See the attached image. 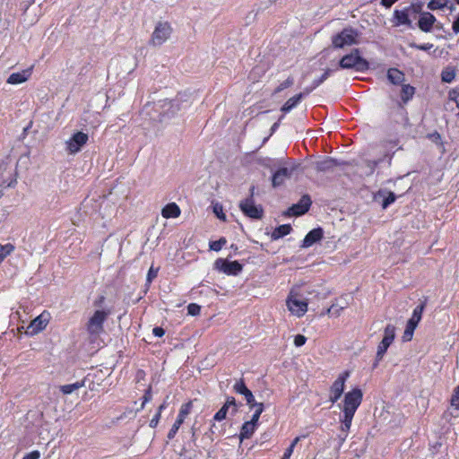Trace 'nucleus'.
<instances>
[{
  "label": "nucleus",
  "mask_w": 459,
  "mask_h": 459,
  "mask_svg": "<svg viewBox=\"0 0 459 459\" xmlns=\"http://www.w3.org/2000/svg\"><path fill=\"white\" fill-rule=\"evenodd\" d=\"M307 338L302 334H297L294 338V345L301 347L306 343Z\"/></svg>",
  "instance_id": "c03bdc74"
},
{
  "label": "nucleus",
  "mask_w": 459,
  "mask_h": 459,
  "mask_svg": "<svg viewBox=\"0 0 459 459\" xmlns=\"http://www.w3.org/2000/svg\"><path fill=\"white\" fill-rule=\"evenodd\" d=\"M362 398L363 393L361 389L355 387L344 394L342 404H339V407L342 411V415L340 418V421L342 423L341 431L345 433L342 440L347 437L354 414L359 407Z\"/></svg>",
  "instance_id": "f257e3e1"
},
{
  "label": "nucleus",
  "mask_w": 459,
  "mask_h": 459,
  "mask_svg": "<svg viewBox=\"0 0 459 459\" xmlns=\"http://www.w3.org/2000/svg\"><path fill=\"white\" fill-rule=\"evenodd\" d=\"M303 95H305L304 92L297 94V95L291 97L290 99H289L284 103V105L281 107V111H283L285 113L290 112L292 108H294L300 102Z\"/></svg>",
  "instance_id": "bb28decb"
},
{
  "label": "nucleus",
  "mask_w": 459,
  "mask_h": 459,
  "mask_svg": "<svg viewBox=\"0 0 459 459\" xmlns=\"http://www.w3.org/2000/svg\"><path fill=\"white\" fill-rule=\"evenodd\" d=\"M152 392H151V389L149 388L148 390H146V392L143 395V402L142 403V408H143L145 403L150 402L152 400Z\"/></svg>",
  "instance_id": "09e8293b"
},
{
  "label": "nucleus",
  "mask_w": 459,
  "mask_h": 459,
  "mask_svg": "<svg viewBox=\"0 0 459 459\" xmlns=\"http://www.w3.org/2000/svg\"><path fill=\"white\" fill-rule=\"evenodd\" d=\"M84 385V382L83 381H81V382H75V383H73V384H69V385H61L59 387L60 391L64 394H70L77 390H79L80 388H82V386Z\"/></svg>",
  "instance_id": "c756f323"
},
{
  "label": "nucleus",
  "mask_w": 459,
  "mask_h": 459,
  "mask_svg": "<svg viewBox=\"0 0 459 459\" xmlns=\"http://www.w3.org/2000/svg\"><path fill=\"white\" fill-rule=\"evenodd\" d=\"M158 271L159 269L158 268H154L153 266H151L149 271H148V273H147V277H146V281L148 283H151L152 281L157 277L158 275Z\"/></svg>",
  "instance_id": "37998d69"
},
{
  "label": "nucleus",
  "mask_w": 459,
  "mask_h": 459,
  "mask_svg": "<svg viewBox=\"0 0 459 459\" xmlns=\"http://www.w3.org/2000/svg\"><path fill=\"white\" fill-rule=\"evenodd\" d=\"M40 457V454L39 451H32L23 456L22 459H39Z\"/></svg>",
  "instance_id": "de8ad7c7"
},
{
  "label": "nucleus",
  "mask_w": 459,
  "mask_h": 459,
  "mask_svg": "<svg viewBox=\"0 0 459 459\" xmlns=\"http://www.w3.org/2000/svg\"><path fill=\"white\" fill-rule=\"evenodd\" d=\"M346 305L333 304L327 310V313L333 316H339Z\"/></svg>",
  "instance_id": "72a5a7b5"
},
{
  "label": "nucleus",
  "mask_w": 459,
  "mask_h": 459,
  "mask_svg": "<svg viewBox=\"0 0 459 459\" xmlns=\"http://www.w3.org/2000/svg\"><path fill=\"white\" fill-rule=\"evenodd\" d=\"M447 0H430L428 8L431 11L443 9L447 5Z\"/></svg>",
  "instance_id": "473e14b6"
},
{
  "label": "nucleus",
  "mask_w": 459,
  "mask_h": 459,
  "mask_svg": "<svg viewBox=\"0 0 459 459\" xmlns=\"http://www.w3.org/2000/svg\"><path fill=\"white\" fill-rule=\"evenodd\" d=\"M412 9L415 13H420L418 26L420 29V30H422L424 32H429L432 30L433 25L437 21L436 17L429 12L420 13V5L417 7L412 6Z\"/></svg>",
  "instance_id": "2eb2a0df"
},
{
  "label": "nucleus",
  "mask_w": 459,
  "mask_h": 459,
  "mask_svg": "<svg viewBox=\"0 0 459 459\" xmlns=\"http://www.w3.org/2000/svg\"><path fill=\"white\" fill-rule=\"evenodd\" d=\"M455 2L459 4V0H455Z\"/></svg>",
  "instance_id": "69168bd1"
},
{
  "label": "nucleus",
  "mask_w": 459,
  "mask_h": 459,
  "mask_svg": "<svg viewBox=\"0 0 459 459\" xmlns=\"http://www.w3.org/2000/svg\"><path fill=\"white\" fill-rule=\"evenodd\" d=\"M160 412H157L153 418L150 420V427L154 429L157 427L159 421H160Z\"/></svg>",
  "instance_id": "49530a36"
},
{
  "label": "nucleus",
  "mask_w": 459,
  "mask_h": 459,
  "mask_svg": "<svg viewBox=\"0 0 459 459\" xmlns=\"http://www.w3.org/2000/svg\"><path fill=\"white\" fill-rule=\"evenodd\" d=\"M9 178L8 179H4L1 184H0V197L2 196L3 195V192H4V189L6 188V187H11V186H13L14 184L16 183V179L12 178V173L10 172L9 173Z\"/></svg>",
  "instance_id": "f704fd0d"
},
{
  "label": "nucleus",
  "mask_w": 459,
  "mask_h": 459,
  "mask_svg": "<svg viewBox=\"0 0 459 459\" xmlns=\"http://www.w3.org/2000/svg\"><path fill=\"white\" fill-rule=\"evenodd\" d=\"M49 321V315L47 313H42L37 317H35L30 325L27 326V329L25 331L26 334L28 335H35L38 334L39 332L43 331Z\"/></svg>",
  "instance_id": "4468645a"
},
{
  "label": "nucleus",
  "mask_w": 459,
  "mask_h": 459,
  "mask_svg": "<svg viewBox=\"0 0 459 459\" xmlns=\"http://www.w3.org/2000/svg\"><path fill=\"white\" fill-rule=\"evenodd\" d=\"M359 33L352 28H345L332 39V44L336 48H343L359 44Z\"/></svg>",
  "instance_id": "20e7f679"
},
{
  "label": "nucleus",
  "mask_w": 459,
  "mask_h": 459,
  "mask_svg": "<svg viewBox=\"0 0 459 459\" xmlns=\"http://www.w3.org/2000/svg\"><path fill=\"white\" fill-rule=\"evenodd\" d=\"M293 83V78H287L284 82H281L280 85L275 89V93L281 92V91L290 87Z\"/></svg>",
  "instance_id": "4c0bfd02"
},
{
  "label": "nucleus",
  "mask_w": 459,
  "mask_h": 459,
  "mask_svg": "<svg viewBox=\"0 0 459 459\" xmlns=\"http://www.w3.org/2000/svg\"><path fill=\"white\" fill-rule=\"evenodd\" d=\"M239 208L249 218L261 219L263 216V208L260 205H255L252 198H247L240 202Z\"/></svg>",
  "instance_id": "ddd939ff"
},
{
  "label": "nucleus",
  "mask_w": 459,
  "mask_h": 459,
  "mask_svg": "<svg viewBox=\"0 0 459 459\" xmlns=\"http://www.w3.org/2000/svg\"><path fill=\"white\" fill-rule=\"evenodd\" d=\"M349 376L350 373L348 371L342 372L331 385L329 390V401L332 403H336L341 398L344 391L345 382Z\"/></svg>",
  "instance_id": "9d476101"
},
{
  "label": "nucleus",
  "mask_w": 459,
  "mask_h": 459,
  "mask_svg": "<svg viewBox=\"0 0 459 459\" xmlns=\"http://www.w3.org/2000/svg\"><path fill=\"white\" fill-rule=\"evenodd\" d=\"M152 333H153L156 337H162V336L164 335V333H165V331H164V329H163V328L157 326V327H154V328L152 329Z\"/></svg>",
  "instance_id": "3c124183"
},
{
  "label": "nucleus",
  "mask_w": 459,
  "mask_h": 459,
  "mask_svg": "<svg viewBox=\"0 0 459 459\" xmlns=\"http://www.w3.org/2000/svg\"><path fill=\"white\" fill-rule=\"evenodd\" d=\"M31 75V68L25 69L22 72L13 73L7 79L9 84H20L26 82Z\"/></svg>",
  "instance_id": "aec40b11"
},
{
  "label": "nucleus",
  "mask_w": 459,
  "mask_h": 459,
  "mask_svg": "<svg viewBox=\"0 0 459 459\" xmlns=\"http://www.w3.org/2000/svg\"><path fill=\"white\" fill-rule=\"evenodd\" d=\"M323 238V230L321 228L310 230L303 239L301 247L304 248L310 247Z\"/></svg>",
  "instance_id": "6ab92c4d"
},
{
  "label": "nucleus",
  "mask_w": 459,
  "mask_h": 459,
  "mask_svg": "<svg viewBox=\"0 0 459 459\" xmlns=\"http://www.w3.org/2000/svg\"><path fill=\"white\" fill-rule=\"evenodd\" d=\"M291 227L290 224H283L277 227L272 233L273 239H279L288 234H290Z\"/></svg>",
  "instance_id": "c85d7f7f"
},
{
  "label": "nucleus",
  "mask_w": 459,
  "mask_h": 459,
  "mask_svg": "<svg viewBox=\"0 0 459 459\" xmlns=\"http://www.w3.org/2000/svg\"><path fill=\"white\" fill-rule=\"evenodd\" d=\"M396 199L395 195L393 192H389L388 195L385 198L382 204L383 209L387 208L391 204H393Z\"/></svg>",
  "instance_id": "ea45409f"
},
{
  "label": "nucleus",
  "mask_w": 459,
  "mask_h": 459,
  "mask_svg": "<svg viewBox=\"0 0 459 459\" xmlns=\"http://www.w3.org/2000/svg\"><path fill=\"white\" fill-rule=\"evenodd\" d=\"M333 73L332 69H326L320 78L313 81L312 85L304 89V94L307 95L320 84H322Z\"/></svg>",
  "instance_id": "5701e85b"
},
{
  "label": "nucleus",
  "mask_w": 459,
  "mask_h": 459,
  "mask_svg": "<svg viewBox=\"0 0 459 459\" xmlns=\"http://www.w3.org/2000/svg\"><path fill=\"white\" fill-rule=\"evenodd\" d=\"M256 426L254 425L252 422L246 421L241 427L240 433H239V438L240 440L247 439L251 437V436L254 434V432L256 429Z\"/></svg>",
  "instance_id": "393cba45"
},
{
  "label": "nucleus",
  "mask_w": 459,
  "mask_h": 459,
  "mask_svg": "<svg viewBox=\"0 0 459 459\" xmlns=\"http://www.w3.org/2000/svg\"><path fill=\"white\" fill-rule=\"evenodd\" d=\"M180 213V208L176 203L167 204L161 211V215L166 219L178 218Z\"/></svg>",
  "instance_id": "4be33fe9"
},
{
  "label": "nucleus",
  "mask_w": 459,
  "mask_h": 459,
  "mask_svg": "<svg viewBox=\"0 0 459 459\" xmlns=\"http://www.w3.org/2000/svg\"><path fill=\"white\" fill-rule=\"evenodd\" d=\"M173 29L169 22L160 21L156 23L150 39V45L160 47L171 36Z\"/></svg>",
  "instance_id": "423d86ee"
},
{
  "label": "nucleus",
  "mask_w": 459,
  "mask_h": 459,
  "mask_svg": "<svg viewBox=\"0 0 459 459\" xmlns=\"http://www.w3.org/2000/svg\"><path fill=\"white\" fill-rule=\"evenodd\" d=\"M214 268L227 275H238L243 269L238 261L219 258L214 262Z\"/></svg>",
  "instance_id": "9b49d317"
},
{
  "label": "nucleus",
  "mask_w": 459,
  "mask_h": 459,
  "mask_svg": "<svg viewBox=\"0 0 459 459\" xmlns=\"http://www.w3.org/2000/svg\"><path fill=\"white\" fill-rule=\"evenodd\" d=\"M214 427H215V424H212V427H211V429H210V432L205 434V436H207V437L210 438V440H211V441H212V440H213V438H212V435H213V433H214V430H213V428H214Z\"/></svg>",
  "instance_id": "13d9d810"
},
{
  "label": "nucleus",
  "mask_w": 459,
  "mask_h": 459,
  "mask_svg": "<svg viewBox=\"0 0 459 459\" xmlns=\"http://www.w3.org/2000/svg\"><path fill=\"white\" fill-rule=\"evenodd\" d=\"M226 242L227 241L224 238H221L216 241H212V242H210V245H209L210 249L218 252L222 248V247L226 244Z\"/></svg>",
  "instance_id": "c9c22d12"
},
{
  "label": "nucleus",
  "mask_w": 459,
  "mask_h": 459,
  "mask_svg": "<svg viewBox=\"0 0 459 459\" xmlns=\"http://www.w3.org/2000/svg\"><path fill=\"white\" fill-rule=\"evenodd\" d=\"M449 8L451 11H453L455 9L453 5H451Z\"/></svg>",
  "instance_id": "0e129e2a"
},
{
  "label": "nucleus",
  "mask_w": 459,
  "mask_h": 459,
  "mask_svg": "<svg viewBox=\"0 0 459 459\" xmlns=\"http://www.w3.org/2000/svg\"><path fill=\"white\" fill-rule=\"evenodd\" d=\"M339 66L342 69L364 71L368 68V63L360 56L359 49H354L350 54L342 56L339 62Z\"/></svg>",
  "instance_id": "39448f33"
},
{
  "label": "nucleus",
  "mask_w": 459,
  "mask_h": 459,
  "mask_svg": "<svg viewBox=\"0 0 459 459\" xmlns=\"http://www.w3.org/2000/svg\"><path fill=\"white\" fill-rule=\"evenodd\" d=\"M337 165L336 161L332 158H325L316 163L317 171H328L333 169Z\"/></svg>",
  "instance_id": "b1692460"
},
{
  "label": "nucleus",
  "mask_w": 459,
  "mask_h": 459,
  "mask_svg": "<svg viewBox=\"0 0 459 459\" xmlns=\"http://www.w3.org/2000/svg\"><path fill=\"white\" fill-rule=\"evenodd\" d=\"M166 408V403H162L161 405H160L159 409H158V411L157 412H160L161 414V411Z\"/></svg>",
  "instance_id": "052dcab7"
},
{
  "label": "nucleus",
  "mask_w": 459,
  "mask_h": 459,
  "mask_svg": "<svg viewBox=\"0 0 459 459\" xmlns=\"http://www.w3.org/2000/svg\"><path fill=\"white\" fill-rule=\"evenodd\" d=\"M233 390L239 394L246 395L250 390L245 385L243 379L236 381L233 385Z\"/></svg>",
  "instance_id": "2f4dec72"
},
{
  "label": "nucleus",
  "mask_w": 459,
  "mask_h": 459,
  "mask_svg": "<svg viewBox=\"0 0 459 459\" xmlns=\"http://www.w3.org/2000/svg\"><path fill=\"white\" fill-rule=\"evenodd\" d=\"M300 439H301V437H295L290 446L294 449L295 446L299 442Z\"/></svg>",
  "instance_id": "bf43d9fd"
},
{
  "label": "nucleus",
  "mask_w": 459,
  "mask_h": 459,
  "mask_svg": "<svg viewBox=\"0 0 459 459\" xmlns=\"http://www.w3.org/2000/svg\"><path fill=\"white\" fill-rule=\"evenodd\" d=\"M451 405L455 409H459V385L455 388V393L451 398Z\"/></svg>",
  "instance_id": "79ce46f5"
},
{
  "label": "nucleus",
  "mask_w": 459,
  "mask_h": 459,
  "mask_svg": "<svg viewBox=\"0 0 459 459\" xmlns=\"http://www.w3.org/2000/svg\"><path fill=\"white\" fill-rule=\"evenodd\" d=\"M387 78L393 84H401L404 81V74L396 68H390L387 71Z\"/></svg>",
  "instance_id": "a878e982"
},
{
  "label": "nucleus",
  "mask_w": 459,
  "mask_h": 459,
  "mask_svg": "<svg viewBox=\"0 0 459 459\" xmlns=\"http://www.w3.org/2000/svg\"><path fill=\"white\" fill-rule=\"evenodd\" d=\"M293 450H294V449H293L292 447L289 446V447L285 450V452H284L283 456H282V458H281V459H290V456H291V455H292V453H293Z\"/></svg>",
  "instance_id": "5fc2aeb1"
},
{
  "label": "nucleus",
  "mask_w": 459,
  "mask_h": 459,
  "mask_svg": "<svg viewBox=\"0 0 459 459\" xmlns=\"http://www.w3.org/2000/svg\"><path fill=\"white\" fill-rule=\"evenodd\" d=\"M89 136L83 132L74 133L68 140L65 141V151L69 154L78 153L82 148L87 143Z\"/></svg>",
  "instance_id": "0eeeda50"
},
{
  "label": "nucleus",
  "mask_w": 459,
  "mask_h": 459,
  "mask_svg": "<svg viewBox=\"0 0 459 459\" xmlns=\"http://www.w3.org/2000/svg\"><path fill=\"white\" fill-rule=\"evenodd\" d=\"M14 250L13 244L0 245V264Z\"/></svg>",
  "instance_id": "7c9ffc66"
},
{
  "label": "nucleus",
  "mask_w": 459,
  "mask_h": 459,
  "mask_svg": "<svg viewBox=\"0 0 459 459\" xmlns=\"http://www.w3.org/2000/svg\"><path fill=\"white\" fill-rule=\"evenodd\" d=\"M409 46L412 48H417V49L423 50V51L429 50L433 48V44H431V43H425V44L419 45V44L411 42V43H409Z\"/></svg>",
  "instance_id": "a19ab883"
},
{
  "label": "nucleus",
  "mask_w": 459,
  "mask_h": 459,
  "mask_svg": "<svg viewBox=\"0 0 459 459\" xmlns=\"http://www.w3.org/2000/svg\"><path fill=\"white\" fill-rule=\"evenodd\" d=\"M454 79L453 73L444 72L442 74V80L446 82H450Z\"/></svg>",
  "instance_id": "8fccbe9b"
},
{
  "label": "nucleus",
  "mask_w": 459,
  "mask_h": 459,
  "mask_svg": "<svg viewBox=\"0 0 459 459\" xmlns=\"http://www.w3.org/2000/svg\"><path fill=\"white\" fill-rule=\"evenodd\" d=\"M212 209H213V212L220 220L226 221V215L223 212V207L221 204H220L219 203H216L213 204Z\"/></svg>",
  "instance_id": "e433bc0d"
},
{
  "label": "nucleus",
  "mask_w": 459,
  "mask_h": 459,
  "mask_svg": "<svg viewBox=\"0 0 459 459\" xmlns=\"http://www.w3.org/2000/svg\"><path fill=\"white\" fill-rule=\"evenodd\" d=\"M394 17L395 19V25H407L411 27V21L409 18L408 9L395 10Z\"/></svg>",
  "instance_id": "412c9836"
},
{
  "label": "nucleus",
  "mask_w": 459,
  "mask_h": 459,
  "mask_svg": "<svg viewBox=\"0 0 459 459\" xmlns=\"http://www.w3.org/2000/svg\"><path fill=\"white\" fill-rule=\"evenodd\" d=\"M415 94V88L410 84H403L401 91L402 101L406 104L410 101Z\"/></svg>",
  "instance_id": "cd10ccee"
},
{
  "label": "nucleus",
  "mask_w": 459,
  "mask_h": 459,
  "mask_svg": "<svg viewBox=\"0 0 459 459\" xmlns=\"http://www.w3.org/2000/svg\"><path fill=\"white\" fill-rule=\"evenodd\" d=\"M398 0H381L382 5H384L386 8L391 7L395 2Z\"/></svg>",
  "instance_id": "6e6d98bb"
},
{
  "label": "nucleus",
  "mask_w": 459,
  "mask_h": 459,
  "mask_svg": "<svg viewBox=\"0 0 459 459\" xmlns=\"http://www.w3.org/2000/svg\"><path fill=\"white\" fill-rule=\"evenodd\" d=\"M424 309V305L417 306L412 312L411 318L408 320L406 324L405 330L403 334V341L409 342L412 339L414 330L416 329L418 324L420 323L422 312Z\"/></svg>",
  "instance_id": "6e6552de"
},
{
  "label": "nucleus",
  "mask_w": 459,
  "mask_h": 459,
  "mask_svg": "<svg viewBox=\"0 0 459 459\" xmlns=\"http://www.w3.org/2000/svg\"><path fill=\"white\" fill-rule=\"evenodd\" d=\"M231 410V413L234 414L238 411L236 401L234 397H228L224 405L215 413L213 420L221 421L226 419L228 411Z\"/></svg>",
  "instance_id": "dca6fc26"
},
{
  "label": "nucleus",
  "mask_w": 459,
  "mask_h": 459,
  "mask_svg": "<svg viewBox=\"0 0 459 459\" xmlns=\"http://www.w3.org/2000/svg\"><path fill=\"white\" fill-rule=\"evenodd\" d=\"M395 337V327L393 325H387L384 330V337L377 346V362L380 361L389 346L392 344Z\"/></svg>",
  "instance_id": "1a4fd4ad"
},
{
  "label": "nucleus",
  "mask_w": 459,
  "mask_h": 459,
  "mask_svg": "<svg viewBox=\"0 0 459 459\" xmlns=\"http://www.w3.org/2000/svg\"><path fill=\"white\" fill-rule=\"evenodd\" d=\"M451 99L454 100L456 102V105L459 108V91H454L451 94Z\"/></svg>",
  "instance_id": "4d7b16f0"
},
{
  "label": "nucleus",
  "mask_w": 459,
  "mask_h": 459,
  "mask_svg": "<svg viewBox=\"0 0 459 459\" xmlns=\"http://www.w3.org/2000/svg\"><path fill=\"white\" fill-rule=\"evenodd\" d=\"M254 190H255V187H254V186H252V187H251V195H253V194H254Z\"/></svg>",
  "instance_id": "680f3d73"
},
{
  "label": "nucleus",
  "mask_w": 459,
  "mask_h": 459,
  "mask_svg": "<svg viewBox=\"0 0 459 459\" xmlns=\"http://www.w3.org/2000/svg\"><path fill=\"white\" fill-rule=\"evenodd\" d=\"M245 399L247 401V405L249 406V408L252 410L253 407H254V403H256L255 400V397L252 394L251 391H249L246 395H245Z\"/></svg>",
  "instance_id": "a18cd8bd"
},
{
  "label": "nucleus",
  "mask_w": 459,
  "mask_h": 459,
  "mask_svg": "<svg viewBox=\"0 0 459 459\" xmlns=\"http://www.w3.org/2000/svg\"><path fill=\"white\" fill-rule=\"evenodd\" d=\"M253 409H255V411H258L259 414H262L264 411V404L262 403H254Z\"/></svg>",
  "instance_id": "864d4df0"
},
{
  "label": "nucleus",
  "mask_w": 459,
  "mask_h": 459,
  "mask_svg": "<svg viewBox=\"0 0 459 459\" xmlns=\"http://www.w3.org/2000/svg\"><path fill=\"white\" fill-rule=\"evenodd\" d=\"M286 307L292 316L302 317L307 311V299L304 298L298 289L293 288L286 299Z\"/></svg>",
  "instance_id": "7ed1b4c3"
},
{
  "label": "nucleus",
  "mask_w": 459,
  "mask_h": 459,
  "mask_svg": "<svg viewBox=\"0 0 459 459\" xmlns=\"http://www.w3.org/2000/svg\"><path fill=\"white\" fill-rule=\"evenodd\" d=\"M104 300V297H100L99 302H102Z\"/></svg>",
  "instance_id": "e2e57ef3"
},
{
  "label": "nucleus",
  "mask_w": 459,
  "mask_h": 459,
  "mask_svg": "<svg viewBox=\"0 0 459 459\" xmlns=\"http://www.w3.org/2000/svg\"><path fill=\"white\" fill-rule=\"evenodd\" d=\"M201 307L195 303H191L187 306V313L190 316H197L200 314Z\"/></svg>",
  "instance_id": "58836bf2"
},
{
  "label": "nucleus",
  "mask_w": 459,
  "mask_h": 459,
  "mask_svg": "<svg viewBox=\"0 0 459 459\" xmlns=\"http://www.w3.org/2000/svg\"><path fill=\"white\" fill-rule=\"evenodd\" d=\"M296 166L291 168H281L278 169L273 176L272 184L273 187L280 186L283 184L285 179L290 178L292 171L295 170Z\"/></svg>",
  "instance_id": "a211bd4d"
},
{
  "label": "nucleus",
  "mask_w": 459,
  "mask_h": 459,
  "mask_svg": "<svg viewBox=\"0 0 459 459\" xmlns=\"http://www.w3.org/2000/svg\"><path fill=\"white\" fill-rule=\"evenodd\" d=\"M111 314L109 308L99 307L89 316L85 324L87 333L91 338L99 337L104 332V323Z\"/></svg>",
  "instance_id": "f03ea898"
},
{
  "label": "nucleus",
  "mask_w": 459,
  "mask_h": 459,
  "mask_svg": "<svg viewBox=\"0 0 459 459\" xmlns=\"http://www.w3.org/2000/svg\"><path fill=\"white\" fill-rule=\"evenodd\" d=\"M311 205V200L308 195H304L301 197L299 202L296 204H293L288 211L289 215H302L306 213Z\"/></svg>",
  "instance_id": "f3484780"
},
{
  "label": "nucleus",
  "mask_w": 459,
  "mask_h": 459,
  "mask_svg": "<svg viewBox=\"0 0 459 459\" xmlns=\"http://www.w3.org/2000/svg\"><path fill=\"white\" fill-rule=\"evenodd\" d=\"M260 415L261 414H259L258 411H254V414H253L251 420H248V422H252V423H254V425H255L257 427Z\"/></svg>",
  "instance_id": "603ef678"
},
{
  "label": "nucleus",
  "mask_w": 459,
  "mask_h": 459,
  "mask_svg": "<svg viewBox=\"0 0 459 459\" xmlns=\"http://www.w3.org/2000/svg\"><path fill=\"white\" fill-rule=\"evenodd\" d=\"M192 408L193 403L191 401L181 405L177 420L168 433L169 439H172L176 436L185 419L191 412Z\"/></svg>",
  "instance_id": "f8f14e48"
}]
</instances>
